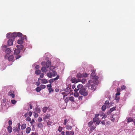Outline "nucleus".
<instances>
[{"instance_id": "f257e3e1", "label": "nucleus", "mask_w": 135, "mask_h": 135, "mask_svg": "<svg viewBox=\"0 0 135 135\" xmlns=\"http://www.w3.org/2000/svg\"><path fill=\"white\" fill-rule=\"evenodd\" d=\"M22 36V34L20 32L16 33L13 32L12 34L9 32L7 33L6 35L7 38H8L12 39L13 40L15 39V37L17 36Z\"/></svg>"}, {"instance_id": "f03ea898", "label": "nucleus", "mask_w": 135, "mask_h": 135, "mask_svg": "<svg viewBox=\"0 0 135 135\" xmlns=\"http://www.w3.org/2000/svg\"><path fill=\"white\" fill-rule=\"evenodd\" d=\"M94 84L93 83L92 80H90L86 84V87H88L89 89L91 90V91L93 92L95 90L96 87L94 84Z\"/></svg>"}, {"instance_id": "7ed1b4c3", "label": "nucleus", "mask_w": 135, "mask_h": 135, "mask_svg": "<svg viewBox=\"0 0 135 135\" xmlns=\"http://www.w3.org/2000/svg\"><path fill=\"white\" fill-rule=\"evenodd\" d=\"M92 73H91L90 74V80H92L93 83L94 84H98L99 83L98 80V76H96L95 74V71L93 70H91Z\"/></svg>"}, {"instance_id": "20e7f679", "label": "nucleus", "mask_w": 135, "mask_h": 135, "mask_svg": "<svg viewBox=\"0 0 135 135\" xmlns=\"http://www.w3.org/2000/svg\"><path fill=\"white\" fill-rule=\"evenodd\" d=\"M51 64V62L49 60L47 61L46 62V66L43 67L41 70L44 73H46L47 72L49 69V66Z\"/></svg>"}, {"instance_id": "39448f33", "label": "nucleus", "mask_w": 135, "mask_h": 135, "mask_svg": "<svg viewBox=\"0 0 135 135\" xmlns=\"http://www.w3.org/2000/svg\"><path fill=\"white\" fill-rule=\"evenodd\" d=\"M2 49L6 53V55H9L11 52L10 49L8 48L7 45H3L2 46Z\"/></svg>"}, {"instance_id": "423d86ee", "label": "nucleus", "mask_w": 135, "mask_h": 135, "mask_svg": "<svg viewBox=\"0 0 135 135\" xmlns=\"http://www.w3.org/2000/svg\"><path fill=\"white\" fill-rule=\"evenodd\" d=\"M17 49H15L14 50L15 54L17 55L20 53V50H21L23 47L22 45H17L16 46Z\"/></svg>"}, {"instance_id": "0eeeda50", "label": "nucleus", "mask_w": 135, "mask_h": 135, "mask_svg": "<svg viewBox=\"0 0 135 135\" xmlns=\"http://www.w3.org/2000/svg\"><path fill=\"white\" fill-rule=\"evenodd\" d=\"M79 93L81 95H83L84 96H86L88 94V93L86 90V89L85 88H82L80 89L79 90Z\"/></svg>"}, {"instance_id": "6e6552de", "label": "nucleus", "mask_w": 135, "mask_h": 135, "mask_svg": "<svg viewBox=\"0 0 135 135\" xmlns=\"http://www.w3.org/2000/svg\"><path fill=\"white\" fill-rule=\"evenodd\" d=\"M57 75V73L55 71H50L49 72L47 73L48 77L50 78H51L53 76H55Z\"/></svg>"}, {"instance_id": "1a4fd4ad", "label": "nucleus", "mask_w": 135, "mask_h": 135, "mask_svg": "<svg viewBox=\"0 0 135 135\" xmlns=\"http://www.w3.org/2000/svg\"><path fill=\"white\" fill-rule=\"evenodd\" d=\"M5 58L6 59H8L9 61H12L14 59V56L13 55H11L9 56V55H5Z\"/></svg>"}, {"instance_id": "9d476101", "label": "nucleus", "mask_w": 135, "mask_h": 135, "mask_svg": "<svg viewBox=\"0 0 135 135\" xmlns=\"http://www.w3.org/2000/svg\"><path fill=\"white\" fill-rule=\"evenodd\" d=\"M69 119H70L69 117L65 118L63 122V124L64 125H66L68 123V122L69 120Z\"/></svg>"}, {"instance_id": "9b49d317", "label": "nucleus", "mask_w": 135, "mask_h": 135, "mask_svg": "<svg viewBox=\"0 0 135 135\" xmlns=\"http://www.w3.org/2000/svg\"><path fill=\"white\" fill-rule=\"evenodd\" d=\"M66 135H74V132L73 131H66L65 132Z\"/></svg>"}, {"instance_id": "f8f14e48", "label": "nucleus", "mask_w": 135, "mask_h": 135, "mask_svg": "<svg viewBox=\"0 0 135 135\" xmlns=\"http://www.w3.org/2000/svg\"><path fill=\"white\" fill-rule=\"evenodd\" d=\"M9 96H11L12 98H13L15 97V95L13 93V91H10L8 93Z\"/></svg>"}, {"instance_id": "ddd939ff", "label": "nucleus", "mask_w": 135, "mask_h": 135, "mask_svg": "<svg viewBox=\"0 0 135 135\" xmlns=\"http://www.w3.org/2000/svg\"><path fill=\"white\" fill-rule=\"evenodd\" d=\"M38 80H41V83L45 84L48 83V81L47 80L45 79H41L40 78L38 79Z\"/></svg>"}, {"instance_id": "4468645a", "label": "nucleus", "mask_w": 135, "mask_h": 135, "mask_svg": "<svg viewBox=\"0 0 135 135\" xmlns=\"http://www.w3.org/2000/svg\"><path fill=\"white\" fill-rule=\"evenodd\" d=\"M12 40V39H10L8 41V44L9 46H11L13 45V41Z\"/></svg>"}, {"instance_id": "2eb2a0df", "label": "nucleus", "mask_w": 135, "mask_h": 135, "mask_svg": "<svg viewBox=\"0 0 135 135\" xmlns=\"http://www.w3.org/2000/svg\"><path fill=\"white\" fill-rule=\"evenodd\" d=\"M98 115H99L98 114L95 115V117L93 119L94 122H96L98 120L99 118L97 117Z\"/></svg>"}, {"instance_id": "dca6fc26", "label": "nucleus", "mask_w": 135, "mask_h": 135, "mask_svg": "<svg viewBox=\"0 0 135 135\" xmlns=\"http://www.w3.org/2000/svg\"><path fill=\"white\" fill-rule=\"evenodd\" d=\"M66 126L65 128H66V129L68 131L71 130L72 128V126H70L68 124L66 125Z\"/></svg>"}, {"instance_id": "f3484780", "label": "nucleus", "mask_w": 135, "mask_h": 135, "mask_svg": "<svg viewBox=\"0 0 135 135\" xmlns=\"http://www.w3.org/2000/svg\"><path fill=\"white\" fill-rule=\"evenodd\" d=\"M50 117V114H48L44 117L43 118V119L44 120H45L47 119H49Z\"/></svg>"}, {"instance_id": "a211bd4d", "label": "nucleus", "mask_w": 135, "mask_h": 135, "mask_svg": "<svg viewBox=\"0 0 135 135\" xmlns=\"http://www.w3.org/2000/svg\"><path fill=\"white\" fill-rule=\"evenodd\" d=\"M31 128L30 127H28L26 129V132L27 134L29 133L31 131Z\"/></svg>"}, {"instance_id": "6ab92c4d", "label": "nucleus", "mask_w": 135, "mask_h": 135, "mask_svg": "<svg viewBox=\"0 0 135 135\" xmlns=\"http://www.w3.org/2000/svg\"><path fill=\"white\" fill-rule=\"evenodd\" d=\"M8 131V132L10 133L12 131V127L11 126H9L7 127Z\"/></svg>"}, {"instance_id": "aec40b11", "label": "nucleus", "mask_w": 135, "mask_h": 135, "mask_svg": "<svg viewBox=\"0 0 135 135\" xmlns=\"http://www.w3.org/2000/svg\"><path fill=\"white\" fill-rule=\"evenodd\" d=\"M63 129V128L61 126H60L58 129H57V131H56L57 133H58V131H59V133L61 132L62 131Z\"/></svg>"}, {"instance_id": "412c9836", "label": "nucleus", "mask_w": 135, "mask_h": 135, "mask_svg": "<svg viewBox=\"0 0 135 135\" xmlns=\"http://www.w3.org/2000/svg\"><path fill=\"white\" fill-rule=\"evenodd\" d=\"M26 127V124L25 123L22 124L21 127V129H25Z\"/></svg>"}, {"instance_id": "4be33fe9", "label": "nucleus", "mask_w": 135, "mask_h": 135, "mask_svg": "<svg viewBox=\"0 0 135 135\" xmlns=\"http://www.w3.org/2000/svg\"><path fill=\"white\" fill-rule=\"evenodd\" d=\"M111 112L109 110V111H108V112H107V114H105L104 115V116L102 118V119H103V118H106L107 117V115H109L110 113H111Z\"/></svg>"}, {"instance_id": "5701e85b", "label": "nucleus", "mask_w": 135, "mask_h": 135, "mask_svg": "<svg viewBox=\"0 0 135 135\" xmlns=\"http://www.w3.org/2000/svg\"><path fill=\"white\" fill-rule=\"evenodd\" d=\"M50 67L49 69H50V71H53V70L56 67L54 66H51V65L49 66Z\"/></svg>"}, {"instance_id": "b1692460", "label": "nucleus", "mask_w": 135, "mask_h": 135, "mask_svg": "<svg viewBox=\"0 0 135 135\" xmlns=\"http://www.w3.org/2000/svg\"><path fill=\"white\" fill-rule=\"evenodd\" d=\"M19 37H21V39L22 40H27V37L26 36L24 35L23 36L22 35V36H19Z\"/></svg>"}, {"instance_id": "393cba45", "label": "nucleus", "mask_w": 135, "mask_h": 135, "mask_svg": "<svg viewBox=\"0 0 135 135\" xmlns=\"http://www.w3.org/2000/svg\"><path fill=\"white\" fill-rule=\"evenodd\" d=\"M76 77L78 78H83L82 74L80 73H78L76 75Z\"/></svg>"}, {"instance_id": "a878e982", "label": "nucleus", "mask_w": 135, "mask_h": 135, "mask_svg": "<svg viewBox=\"0 0 135 135\" xmlns=\"http://www.w3.org/2000/svg\"><path fill=\"white\" fill-rule=\"evenodd\" d=\"M17 43L18 44H22L23 43V40L21 39L20 40H18L17 41Z\"/></svg>"}, {"instance_id": "bb28decb", "label": "nucleus", "mask_w": 135, "mask_h": 135, "mask_svg": "<svg viewBox=\"0 0 135 135\" xmlns=\"http://www.w3.org/2000/svg\"><path fill=\"white\" fill-rule=\"evenodd\" d=\"M20 124H19V125L18 126V127H16V130L15 131V132H18V131H19L21 130L20 129Z\"/></svg>"}, {"instance_id": "cd10ccee", "label": "nucleus", "mask_w": 135, "mask_h": 135, "mask_svg": "<svg viewBox=\"0 0 135 135\" xmlns=\"http://www.w3.org/2000/svg\"><path fill=\"white\" fill-rule=\"evenodd\" d=\"M43 126V125L40 122L38 124V127L39 128H42Z\"/></svg>"}, {"instance_id": "c85d7f7f", "label": "nucleus", "mask_w": 135, "mask_h": 135, "mask_svg": "<svg viewBox=\"0 0 135 135\" xmlns=\"http://www.w3.org/2000/svg\"><path fill=\"white\" fill-rule=\"evenodd\" d=\"M83 86V85L81 84H79L78 85L77 88L79 89H81Z\"/></svg>"}, {"instance_id": "c756f323", "label": "nucleus", "mask_w": 135, "mask_h": 135, "mask_svg": "<svg viewBox=\"0 0 135 135\" xmlns=\"http://www.w3.org/2000/svg\"><path fill=\"white\" fill-rule=\"evenodd\" d=\"M89 75V74H87V73H83V74H82L83 78V77H84V78L86 77H87L88 76V75Z\"/></svg>"}, {"instance_id": "7c9ffc66", "label": "nucleus", "mask_w": 135, "mask_h": 135, "mask_svg": "<svg viewBox=\"0 0 135 135\" xmlns=\"http://www.w3.org/2000/svg\"><path fill=\"white\" fill-rule=\"evenodd\" d=\"M41 72V71L40 70H36L35 71V73L37 75H39Z\"/></svg>"}, {"instance_id": "2f4dec72", "label": "nucleus", "mask_w": 135, "mask_h": 135, "mask_svg": "<svg viewBox=\"0 0 135 135\" xmlns=\"http://www.w3.org/2000/svg\"><path fill=\"white\" fill-rule=\"evenodd\" d=\"M41 89L40 86L37 87L36 89V91L37 92H39L41 90Z\"/></svg>"}, {"instance_id": "473e14b6", "label": "nucleus", "mask_w": 135, "mask_h": 135, "mask_svg": "<svg viewBox=\"0 0 135 135\" xmlns=\"http://www.w3.org/2000/svg\"><path fill=\"white\" fill-rule=\"evenodd\" d=\"M48 108L46 107H45L43 108L42 111L44 112L45 113Z\"/></svg>"}, {"instance_id": "72a5a7b5", "label": "nucleus", "mask_w": 135, "mask_h": 135, "mask_svg": "<svg viewBox=\"0 0 135 135\" xmlns=\"http://www.w3.org/2000/svg\"><path fill=\"white\" fill-rule=\"evenodd\" d=\"M69 100L71 102H74V97L73 96L70 97L69 98Z\"/></svg>"}, {"instance_id": "f704fd0d", "label": "nucleus", "mask_w": 135, "mask_h": 135, "mask_svg": "<svg viewBox=\"0 0 135 135\" xmlns=\"http://www.w3.org/2000/svg\"><path fill=\"white\" fill-rule=\"evenodd\" d=\"M60 133H57L56 135H65V133L64 131H62Z\"/></svg>"}, {"instance_id": "c9c22d12", "label": "nucleus", "mask_w": 135, "mask_h": 135, "mask_svg": "<svg viewBox=\"0 0 135 135\" xmlns=\"http://www.w3.org/2000/svg\"><path fill=\"white\" fill-rule=\"evenodd\" d=\"M127 121L128 122H130L133 121V119L129 117L127 119Z\"/></svg>"}, {"instance_id": "e433bc0d", "label": "nucleus", "mask_w": 135, "mask_h": 135, "mask_svg": "<svg viewBox=\"0 0 135 135\" xmlns=\"http://www.w3.org/2000/svg\"><path fill=\"white\" fill-rule=\"evenodd\" d=\"M95 128V127L94 126H92L90 128V130L92 131L94 130Z\"/></svg>"}, {"instance_id": "4c0bfd02", "label": "nucleus", "mask_w": 135, "mask_h": 135, "mask_svg": "<svg viewBox=\"0 0 135 135\" xmlns=\"http://www.w3.org/2000/svg\"><path fill=\"white\" fill-rule=\"evenodd\" d=\"M106 106L105 105H103L102 106V110L103 111H105V109H106Z\"/></svg>"}, {"instance_id": "58836bf2", "label": "nucleus", "mask_w": 135, "mask_h": 135, "mask_svg": "<svg viewBox=\"0 0 135 135\" xmlns=\"http://www.w3.org/2000/svg\"><path fill=\"white\" fill-rule=\"evenodd\" d=\"M52 123L50 121H48L47 122V124L48 127H50Z\"/></svg>"}, {"instance_id": "ea45409f", "label": "nucleus", "mask_w": 135, "mask_h": 135, "mask_svg": "<svg viewBox=\"0 0 135 135\" xmlns=\"http://www.w3.org/2000/svg\"><path fill=\"white\" fill-rule=\"evenodd\" d=\"M40 88H41V89H45L46 87V86L45 85H42V84L41 85H40Z\"/></svg>"}, {"instance_id": "a19ab883", "label": "nucleus", "mask_w": 135, "mask_h": 135, "mask_svg": "<svg viewBox=\"0 0 135 135\" xmlns=\"http://www.w3.org/2000/svg\"><path fill=\"white\" fill-rule=\"evenodd\" d=\"M86 80L85 79L83 78L81 80V82L83 84H85L86 82Z\"/></svg>"}, {"instance_id": "79ce46f5", "label": "nucleus", "mask_w": 135, "mask_h": 135, "mask_svg": "<svg viewBox=\"0 0 135 135\" xmlns=\"http://www.w3.org/2000/svg\"><path fill=\"white\" fill-rule=\"evenodd\" d=\"M11 102L13 104H15L16 103V102L15 100H11Z\"/></svg>"}, {"instance_id": "37998d69", "label": "nucleus", "mask_w": 135, "mask_h": 135, "mask_svg": "<svg viewBox=\"0 0 135 135\" xmlns=\"http://www.w3.org/2000/svg\"><path fill=\"white\" fill-rule=\"evenodd\" d=\"M115 108H116L115 107H113L112 108H110V109L109 110L111 112H112V111L115 110Z\"/></svg>"}, {"instance_id": "c03bdc74", "label": "nucleus", "mask_w": 135, "mask_h": 135, "mask_svg": "<svg viewBox=\"0 0 135 135\" xmlns=\"http://www.w3.org/2000/svg\"><path fill=\"white\" fill-rule=\"evenodd\" d=\"M33 114L35 118H37L38 117V114L37 113H36L34 112L33 113Z\"/></svg>"}, {"instance_id": "a18cd8bd", "label": "nucleus", "mask_w": 135, "mask_h": 135, "mask_svg": "<svg viewBox=\"0 0 135 135\" xmlns=\"http://www.w3.org/2000/svg\"><path fill=\"white\" fill-rule=\"evenodd\" d=\"M18 133L19 135H22L23 134L22 131L20 130L18 132Z\"/></svg>"}, {"instance_id": "49530a36", "label": "nucleus", "mask_w": 135, "mask_h": 135, "mask_svg": "<svg viewBox=\"0 0 135 135\" xmlns=\"http://www.w3.org/2000/svg\"><path fill=\"white\" fill-rule=\"evenodd\" d=\"M41 65L42 66H46V62L45 61H42L41 63Z\"/></svg>"}, {"instance_id": "de8ad7c7", "label": "nucleus", "mask_w": 135, "mask_h": 135, "mask_svg": "<svg viewBox=\"0 0 135 135\" xmlns=\"http://www.w3.org/2000/svg\"><path fill=\"white\" fill-rule=\"evenodd\" d=\"M65 104L66 105H67V102L68 101V99L67 98H66L65 99Z\"/></svg>"}, {"instance_id": "09e8293b", "label": "nucleus", "mask_w": 135, "mask_h": 135, "mask_svg": "<svg viewBox=\"0 0 135 135\" xmlns=\"http://www.w3.org/2000/svg\"><path fill=\"white\" fill-rule=\"evenodd\" d=\"M21 57V56L20 55H17L16 56V59H18L20 58Z\"/></svg>"}, {"instance_id": "8fccbe9b", "label": "nucleus", "mask_w": 135, "mask_h": 135, "mask_svg": "<svg viewBox=\"0 0 135 135\" xmlns=\"http://www.w3.org/2000/svg\"><path fill=\"white\" fill-rule=\"evenodd\" d=\"M66 93L65 94V95H64V97L67 96V95L70 93L69 91H66L65 92Z\"/></svg>"}, {"instance_id": "3c124183", "label": "nucleus", "mask_w": 135, "mask_h": 135, "mask_svg": "<svg viewBox=\"0 0 135 135\" xmlns=\"http://www.w3.org/2000/svg\"><path fill=\"white\" fill-rule=\"evenodd\" d=\"M30 122L31 124H33L35 123V120L33 119H32L31 120Z\"/></svg>"}, {"instance_id": "603ef678", "label": "nucleus", "mask_w": 135, "mask_h": 135, "mask_svg": "<svg viewBox=\"0 0 135 135\" xmlns=\"http://www.w3.org/2000/svg\"><path fill=\"white\" fill-rule=\"evenodd\" d=\"M59 78V75H57L56 77L54 79H53V80L54 81L57 80Z\"/></svg>"}, {"instance_id": "864d4df0", "label": "nucleus", "mask_w": 135, "mask_h": 135, "mask_svg": "<svg viewBox=\"0 0 135 135\" xmlns=\"http://www.w3.org/2000/svg\"><path fill=\"white\" fill-rule=\"evenodd\" d=\"M93 123L92 121H90L88 123V126L89 127L91 125H92Z\"/></svg>"}, {"instance_id": "5fc2aeb1", "label": "nucleus", "mask_w": 135, "mask_h": 135, "mask_svg": "<svg viewBox=\"0 0 135 135\" xmlns=\"http://www.w3.org/2000/svg\"><path fill=\"white\" fill-rule=\"evenodd\" d=\"M126 88V86H125L124 85H123L122 86L121 88L122 90H124Z\"/></svg>"}, {"instance_id": "6e6d98bb", "label": "nucleus", "mask_w": 135, "mask_h": 135, "mask_svg": "<svg viewBox=\"0 0 135 135\" xmlns=\"http://www.w3.org/2000/svg\"><path fill=\"white\" fill-rule=\"evenodd\" d=\"M54 80H53V79H50L49 81V83H50V84L52 83V82L54 81Z\"/></svg>"}, {"instance_id": "4d7b16f0", "label": "nucleus", "mask_w": 135, "mask_h": 135, "mask_svg": "<svg viewBox=\"0 0 135 135\" xmlns=\"http://www.w3.org/2000/svg\"><path fill=\"white\" fill-rule=\"evenodd\" d=\"M31 120V119L29 117H28L26 118V121H30Z\"/></svg>"}, {"instance_id": "13d9d810", "label": "nucleus", "mask_w": 135, "mask_h": 135, "mask_svg": "<svg viewBox=\"0 0 135 135\" xmlns=\"http://www.w3.org/2000/svg\"><path fill=\"white\" fill-rule=\"evenodd\" d=\"M48 90L49 91V93H50L51 92L53 91L52 88H49L48 89Z\"/></svg>"}, {"instance_id": "bf43d9fd", "label": "nucleus", "mask_w": 135, "mask_h": 135, "mask_svg": "<svg viewBox=\"0 0 135 135\" xmlns=\"http://www.w3.org/2000/svg\"><path fill=\"white\" fill-rule=\"evenodd\" d=\"M115 99L117 100V102H118L119 99V97L116 96L115 97Z\"/></svg>"}, {"instance_id": "052dcab7", "label": "nucleus", "mask_w": 135, "mask_h": 135, "mask_svg": "<svg viewBox=\"0 0 135 135\" xmlns=\"http://www.w3.org/2000/svg\"><path fill=\"white\" fill-rule=\"evenodd\" d=\"M74 95L75 97H78L79 95V94L78 93H76L74 94Z\"/></svg>"}, {"instance_id": "680f3d73", "label": "nucleus", "mask_w": 135, "mask_h": 135, "mask_svg": "<svg viewBox=\"0 0 135 135\" xmlns=\"http://www.w3.org/2000/svg\"><path fill=\"white\" fill-rule=\"evenodd\" d=\"M44 74L42 73L40 75V77L41 78H43L44 77Z\"/></svg>"}, {"instance_id": "e2e57ef3", "label": "nucleus", "mask_w": 135, "mask_h": 135, "mask_svg": "<svg viewBox=\"0 0 135 135\" xmlns=\"http://www.w3.org/2000/svg\"><path fill=\"white\" fill-rule=\"evenodd\" d=\"M30 135H38V134L36 132L34 133V132H33Z\"/></svg>"}, {"instance_id": "0e129e2a", "label": "nucleus", "mask_w": 135, "mask_h": 135, "mask_svg": "<svg viewBox=\"0 0 135 135\" xmlns=\"http://www.w3.org/2000/svg\"><path fill=\"white\" fill-rule=\"evenodd\" d=\"M36 111L38 113H40V108H37L36 109Z\"/></svg>"}, {"instance_id": "69168bd1", "label": "nucleus", "mask_w": 135, "mask_h": 135, "mask_svg": "<svg viewBox=\"0 0 135 135\" xmlns=\"http://www.w3.org/2000/svg\"><path fill=\"white\" fill-rule=\"evenodd\" d=\"M28 113H26L24 115L25 117H28Z\"/></svg>"}, {"instance_id": "338daca9", "label": "nucleus", "mask_w": 135, "mask_h": 135, "mask_svg": "<svg viewBox=\"0 0 135 135\" xmlns=\"http://www.w3.org/2000/svg\"><path fill=\"white\" fill-rule=\"evenodd\" d=\"M28 113V115L30 117H31L32 114V112L30 111Z\"/></svg>"}, {"instance_id": "774afa93", "label": "nucleus", "mask_w": 135, "mask_h": 135, "mask_svg": "<svg viewBox=\"0 0 135 135\" xmlns=\"http://www.w3.org/2000/svg\"><path fill=\"white\" fill-rule=\"evenodd\" d=\"M42 120V118L41 117H39L38 119V122H41Z\"/></svg>"}]
</instances>
